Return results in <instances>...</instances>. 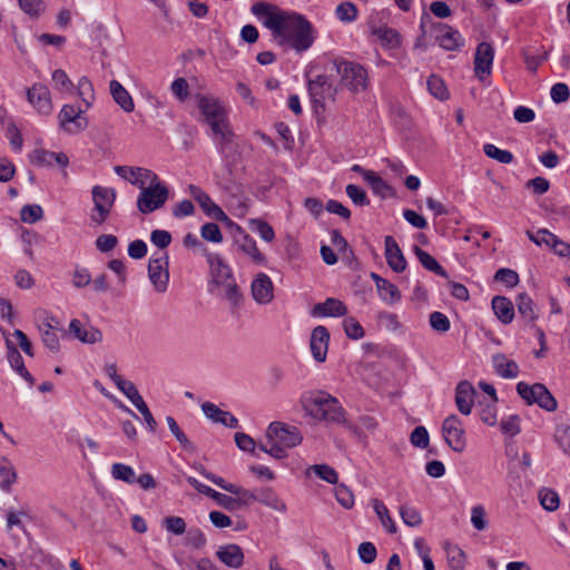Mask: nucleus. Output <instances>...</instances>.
<instances>
[{"label":"nucleus","instance_id":"nucleus-41","mask_svg":"<svg viewBox=\"0 0 570 570\" xmlns=\"http://www.w3.org/2000/svg\"><path fill=\"white\" fill-rule=\"evenodd\" d=\"M365 181L370 185L373 193L381 197H386L391 190L390 186L383 180V178L373 170L371 173H365Z\"/></svg>","mask_w":570,"mask_h":570},{"label":"nucleus","instance_id":"nucleus-39","mask_svg":"<svg viewBox=\"0 0 570 570\" xmlns=\"http://www.w3.org/2000/svg\"><path fill=\"white\" fill-rule=\"evenodd\" d=\"M189 193L205 212V214L212 216L214 213V203L209 195L206 194L200 187L195 185H189Z\"/></svg>","mask_w":570,"mask_h":570},{"label":"nucleus","instance_id":"nucleus-8","mask_svg":"<svg viewBox=\"0 0 570 570\" xmlns=\"http://www.w3.org/2000/svg\"><path fill=\"white\" fill-rule=\"evenodd\" d=\"M517 392L529 405L538 404L541 409L548 412L557 410V400L544 384L535 383L533 385H529L524 382H519L517 384Z\"/></svg>","mask_w":570,"mask_h":570},{"label":"nucleus","instance_id":"nucleus-51","mask_svg":"<svg viewBox=\"0 0 570 570\" xmlns=\"http://www.w3.org/2000/svg\"><path fill=\"white\" fill-rule=\"evenodd\" d=\"M43 216V210L40 205H24L20 210V218L23 223L35 224Z\"/></svg>","mask_w":570,"mask_h":570},{"label":"nucleus","instance_id":"nucleus-43","mask_svg":"<svg viewBox=\"0 0 570 570\" xmlns=\"http://www.w3.org/2000/svg\"><path fill=\"white\" fill-rule=\"evenodd\" d=\"M216 222H219L223 224V227L235 238L237 242H239L238 236L243 235L244 230L235 224L225 213L224 210L216 205Z\"/></svg>","mask_w":570,"mask_h":570},{"label":"nucleus","instance_id":"nucleus-13","mask_svg":"<svg viewBox=\"0 0 570 570\" xmlns=\"http://www.w3.org/2000/svg\"><path fill=\"white\" fill-rule=\"evenodd\" d=\"M308 92L315 110L324 109L327 99H334L336 89L325 75H318L315 79L308 80Z\"/></svg>","mask_w":570,"mask_h":570},{"label":"nucleus","instance_id":"nucleus-21","mask_svg":"<svg viewBox=\"0 0 570 570\" xmlns=\"http://www.w3.org/2000/svg\"><path fill=\"white\" fill-rule=\"evenodd\" d=\"M30 161L40 167L52 166L53 161L62 168L69 165V158L65 153H53L47 149H36L30 156Z\"/></svg>","mask_w":570,"mask_h":570},{"label":"nucleus","instance_id":"nucleus-64","mask_svg":"<svg viewBox=\"0 0 570 570\" xmlns=\"http://www.w3.org/2000/svg\"><path fill=\"white\" fill-rule=\"evenodd\" d=\"M171 234L164 229H155L150 234V242L159 249L167 248L171 243Z\"/></svg>","mask_w":570,"mask_h":570},{"label":"nucleus","instance_id":"nucleus-10","mask_svg":"<svg viewBox=\"0 0 570 570\" xmlns=\"http://www.w3.org/2000/svg\"><path fill=\"white\" fill-rule=\"evenodd\" d=\"M87 111L86 107L63 105L58 114L59 127L69 135H77L87 129L89 121L82 115Z\"/></svg>","mask_w":570,"mask_h":570},{"label":"nucleus","instance_id":"nucleus-42","mask_svg":"<svg viewBox=\"0 0 570 570\" xmlns=\"http://www.w3.org/2000/svg\"><path fill=\"white\" fill-rule=\"evenodd\" d=\"M111 475L114 479L124 481L128 484H134L136 482L134 469L124 463H114L111 465Z\"/></svg>","mask_w":570,"mask_h":570},{"label":"nucleus","instance_id":"nucleus-46","mask_svg":"<svg viewBox=\"0 0 570 570\" xmlns=\"http://www.w3.org/2000/svg\"><path fill=\"white\" fill-rule=\"evenodd\" d=\"M53 87L60 92H72L75 86L68 75L62 69H56L51 76Z\"/></svg>","mask_w":570,"mask_h":570},{"label":"nucleus","instance_id":"nucleus-20","mask_svg":"<svg viewBox=\"0 0 570 570\" xmlns=\"http://www.w3.org/2000/svg\"><path fill=\"white\" fill-rule=\"evenodd\" d=\"M7 358L13 371H16L30 386L35 384V377L27 370L23 358L17 346L10 338H6Z\"/></svg>","mask_w":570,"mask_h":570},{"label":"nucleus","instance_id":"nucleus-48","mask_svg":"<svg viewBox=\"0 0 570 570\" xmlns=\"http://www.w3.org/2000/svg\"><path fill=\"white\" fill-rule=\"evenodd\" d=\"M448 564L451 570H463L465 554L456 546L446 548Z\"/></svg>","mask_w":570,"mask_h":570},{"label":"nucleus","instance_id":"nucleus-32","mask_svg":"<svg viewBox=\"0 0 570 570\" xmlns=\"http://www.w3.org/2000/svg\"><path fill=\"white\" fill-rule=\"evenodd\" d=\"M17 471L13 464L6 456L0 458V489L10 492L12 484L17 481Z\"/></svg>","mask_w":570,"mask_h":570},{"label":"nucleus","instance_id":"nucleus-28","mask_svg":"<svg viewBox=\"0 0 570 570\" xmlns=\"http://www.w3.org/2000/svg\"><path fill=\"white\" fill-rule=\"evenodd\" d=\"M194 100L198 110V119L214 132V100L200 92L194 95Z\"/></svg>","mask_w":570,"mask_h":570},{"label":"nucleus","instance_id":"nucleus-58","mask_svg":"<svg viewBox=\"0 0 570 570\" xmlns=\"http://www.w3.org/2000/svg\"><path fill=\"white\" fill-rule=\"evenodd\" d=\"M554 438L563 452L570 455V426L567 424L558 425L556 429Z\"/></svg>","mask_w":570,"mask_h":570},{"label":"nucleus","instance_id":"nucleus-56","mask_svg":"<svg viewBox=\"0 0 570 570\" xmlns=\"http://www.w3.org/2000/svg\"><path fill=\"white\" fill-rule=\"evenodd\" d=\"M343 327L346 336L352 340H360L364 337V330L354 317H346L343 322Z\"/></svg>","mask_w":570,"mask_h":570},{"label":"nucleus","instance_id":"nucleus-63","mask_svg":"<svg viewBox=\"0 0 570 570\" xmlns=\"http://www.w3.org/2000/svg\"><path fill=\"white\" fill-rule=\"evenodd\" d=\"M335 497L337 502L345 509H350L354 504V495L352 491L344 484H338L335 488Z\"/></svg>","mask_w":570,"mask_h":570},{"label":"nucleus","instance_id":"nucleus-24","mask_svg":"<svg viewBox=\"0 0 570 570\" xmlns=\"http://www.w3.org/2000/svg\"><path fill=\"white\" fill-rule=\"evenodd\" d=\"M216 557L222 563L234 569L240 568L244 563V552L235 543L220 546L216 551Z\"/></svg>","mask_w":570,"mask_h":570},{"label":"nucleus","instance_id":"nucleus-16","mask_svg":"<svg viewBox=\"0 0 570 570\" xmlns=\"http://www.w3.org/2000/svg\"><path fill=\"white\" fill-rule=\"evenodd\" d=\"M494 59V48L489 42H480L474 53V72L475 76L483 80L489 77L492 71V63Z\"/></svg>","mask_w":570,"mask_h":570},{"label":"nucleus","instance_id":"nucleus-7","mask_svg":"<svg viewBox=\"0 0 570 570\" xmlns=\"http://www.w3.org/2000/svg\"><path fill=\"white\" fill-rule=\"evenodd\" d=\"M168 188L159 178L144 187L137 198V208L141 214H150L161 208L168 199Z\"/></svg>","mask_w":570,"mask_h":570},{"label":"nucleus","instance_id":"nucleus-57","mask_svg":"<svg viewBox=\"0 0 570 570\" xmlns=\"http://www.w3.org/2000/svg\"><path fill=\"white\" fill-rule=\"evenodd\" d=\"M346 194L356 206L370 205L366 193L357 185L350 184L346 186Z\"/></svg>","mask_w":570,"mask_h":570},{"label":"nucleus","instance_id":"nucleus-6","mask_svg":"<svg viewBox=\"0 0 570 570\" xmlns=\"http://www.w3.org/2000/svg\"><path fill=\"white\" fill-rule=\"evenodd\" d=\"M336 73L341 77V82L351 91L358 92L367 87V71L357 62L336 59L333 61Z\"/></svg>","mask_w":570,"mask_h":570},{"label":"nucleus","instance_id":"nucleus-62","mask_svg":"<svg viewBox=\"0 0 570 570\" xmlns=\"http://www.w3.org/2000/svg\"><path fill=\"white\" fill-rule=\"evenodd\" d=\"M471 523L474 527V529L479 531H482L487 528V513L482 505H474L471 509Z\"/></svg>","mask_w":570,"mask_h":570},{"label":"nucleus","instance_id":"nucleus-5","mask_svg":"<svg viewBox=\"0 0 570 570\" xmlns=\"http://www.w3.org/2000/svg\"><path fill=\"white\" fill-rule=\"evenodd\" d=\"M420 28L424 33L430 28L435 33L436 42L445 50H459L464 46V38L456 29L442 22H434L428 13L422 14Z\"/></svg>","mask_w":570,"mask_h":570},{"label":"nucleus","instance_id":"nucleus-40","mask_svg":"<svg viewBox=\"0 0 570 570\" xmlns=\"http://www.w3.org/2000/svg\"><path fill=\"white\" fill-rule=\"evenodd\" d=\"M377 292L380 297L389 304H394L401 298V293L397 287L387 279L381 281Z\"/></svg>","mask_w":570,"mask_h":570},{"label":"nucleus","instance_id":"nucleus-4","mask_svg":"<svg viewBox=\"0 0 570 570\" xmlns=\"http://www.w3.org/2000/svg\"><path fill=\"white\" fill-rule=\"evenodd\" d=\"M216 288L218 295L229 304L232 313H236L244 302V295L233 275L232 268L217 256Z\"/></svg>","mask_w":570,"mask_h":570},{"label":"nucleus","instance_id":"nucleus-54","mask_svg":"<svg viewBox=\"0 0 570 570\" xmlns=\"http://www.w3.org/2000/svg\"><path fill=\"white\" fill-rule=\"evenodd\" d=\"M336 16L341 21L353 22L357 18L356 6L352 2H342L336 8Z\"/></svg>","mask_w":570,"mask_h":570},{"label":"nucleus","instance_id":"nucleus-1","mask_svg":"<svg viewBox=\"0 0 570 570\" xmlns=\"http://www.w3.org/2000/svg\"><path fill=\"white\" fill-rule=\"evenodd\" d=\"M276 43L281 47H289L296 52L309 49L315 41L313 24L295 11H278L263 21Z\"/></svg>","mask_w":570,"mask_h":570},{"label":"nucleus","instance_id":"nucleus-53","mask_svg":"<svg viewBox=\"0 0 570 570\" xmlns=\"http://www.w3.org/2000/svg\"><path fill=\"white\" fill-rule=\"evenodd\" d=\"M400 515L409 527H419L422 523V517L415 508L402 505L400 508Z\"/></svg>","mask_w":570,"mask_h":570},{"label":"nucleus","instance_id":"nucleus-25","mask_svg":"<svg viewBox=\"0 0 570 570\" xmlns=\"http://www.w3.org/2000/svg\"><path fill=\"white\" fill-rule=\"evenodd\" d=\"M69 332L80 342L95 344L101 342L102 333L95 326L83 327L79 320L73 318L69 324Z\"/></svg>","mask_w":570,"mask_h":570},{"label":"nucleus","instance_id":"nucleus-60","mask_svg":"<svg viewBox=\"0 0 570 570\" xmlns=\"http://www.w3.org/2000/svg\"><path fill=\"white\" fill-rule=\"evenodd\" d=\"M39 330L41 332V340L45 346L52 353H58L60 350V343L57 331L43 330V327H39Z\"/></svg>","mask_w":570,"mask_h":570},{"label":"nucleus","instance_id":"nucleus-18","mask_svg":"<svg viewBox=\"0 0 570 570\" xmlns=\"http://www.w3.org/2000/svg\"><path fill=\"white\" fill-rule=\"evenodd\" d=\"M253 299L261 305L269 304L274 298V285L268 275L259 273L250 285Z\"/></svg>","mask_w":570,"mask_h":570},{"label":"nucleus","instance_id":"nucleus-35","mask_svg":"<svg viewBox=\"0 0 570 570\" xmlns=\"http://www.w3.org/2000/svg\"><path fill=\"white\" fill-rule=\"evenodd\" d=\"M242 240L240 249L246 253L256 264L265 263V256L257 248L256 242L245 232L238 236Z\"/></svg>","mask_w":570,"mask_h":570},{"label":"nucleus","instance_id":"nucleus-31","mask_svg":"<svg viewBox=\"0 0 570 570\" xmlns=\"http://www.w3.org/2000/svg\"><path fill=\"white\" fill-rule=\"evenodd\" d=\"M257 502L276 510L278 512H286V503L278 497L272 488H262L257 490Z\"/></svg>","mask_w":570,"mask_h":570},{"label":"nucleus","instance_id":"nucleus-34","mask_svg":"<svg viewBox=\"0 0 570 570\" xmlns=\"http://www.w3.org/2000/svg\"><path fill=\"white\" fill-rule=\"evenodd\" d=\"M517 307L518 312L524 320L529 322H533L537 320V314L534 313V303L532 298L527 293H520L517 298Z\"/></svg>","mask_w":570,"mask_h":570},{"label":"nucleus","instance_id":"nucleus-30","mask_svg":"<svg viewBox=\"0 0 570 570\" xmlns=\"http://www.w3.org/2000/svg\"><path fill=\"white\" fill-rule=\"evenodd\" d=\"M491 304L495 316L501 323L510 324L513 321L514 307L508 297L494 296Z\"/></svg>","mask_w":570,"mask_h":570},{"label":"nucleus","instance_id":"nucleus-26","mask_svg":"<svg viewBox=\"0 0 570 570\" xmlns=\"http://www.w3.org/2000/svg\"><path fill=\"white\" fill-rule=\"evenodd\" d=\"M347 314V307L340 299L328 297L323 303L316 304L312 309L313 316L341 317Z\"/></svg>","mask_w":570,"mask_h":570},{"label":"nucleus","instance_id":"nucleus-15","mask_svg":"<svg viewBox=\"0 0 570 570\" xmlns=\"http://www.w3.org/2000/svg\"><path fill=\"white\" fill-rule=\"evenodd\" d=\"M115 173L140 189L157 180L158 176L150 169L144 167L116 166Z\"/></svg>","mask_w":570,"mask_h":570},{"label":"nucleus","instance_id":"nucleus-22","mask_svg":"<svg viewBox=\"0 0 570 570\" xmlns=\"http://www.w3.org/2000/svg\"><path fill=\"white\" fill-rule=\"evenodd\" d=\"M475 389L468 381H461L455 387V405L463 415L471 414Z\"/></svg>","mask_w":570,"mask_h":570},{"label":"nucleus","instance_id":"nucleus-27","mask_svg":"<svg viewBox=\"0 0 570 570\" xmlns=\"http://www.w3.org/2000/svg\"><path fill=\"white\" fill-rule=\"evenodd\" d=\"M492 365L495 373L503 379H515L520 373L518 363L509 360L503 353L492 356Z\"/></svg>","mask_w":570,"mask_h":570},{"label":"nucleus","instance_id":"nucleus-61","mask_svg":"<svg viewBox=\"0 0 570 570\" xmlns=\"http://www.w3.org/2000/svg\"><path fill=\"white\" fill-rule=\"evenodd\" d=\"M411 443L419 449H426L429 446V433L428 430L420 425L416 426L410 436Z\"/></svg>","mask_w":570,"mask_h":570},{"label":"nucleus","instance_id":"nucleus-23","mask_svg":"<svg viewBox=\"0 0 570 570\" xmlns=\"http://www.w3.org/2000/svg\"><path fill=\"white\" fill-rule=\"evenodd\" d=\"M384 245L387 265L396 273L404 272L406 268V259L393 236H386Z\"/></svg>","mask_w":570,"mask_h":570},{"label":"nucleus","instance_id":"nucleus-50","mask_svg":"<svg viewBox=\"0 0 570 570\" xmlns=\"http://www.w3.org/2000/svg\"><path fill=\"white\" fill-rule=\"evenodd\" d=\"M539 499L542 508L551 512L557 510L560 503L558 493L550 489H542L539 492Z\"/></svg>","mask_w":570,"mask_h":570},{"label":"nucleus","instance_id":"nucleus-44","mask_svg":"<svg viewBox=\"0 0 570 570\" xmlns=\"http://www.w3.org/2000/svg\"><path fill=\"white\" fill-rule=\"evenodd\" d=\"M484 154L501 164H511L513 161V154L509 150L500 149L493 144H485L483 146Z\"/></svg>","mask_w":570,"mask_h":570},{"label":"nucleus","instance_id":"nucleus-2","mask_svg":"<svg viewBox=\"0 0 570 570\" xmlns=\"http://www.w3.org/2000/svg\"><path fill=\"white\" fill-rule=\"evenodd\" d=\"M304 409L313 419L327 424L345 423V410L331 394L318 391L304 402Z\"/></svg>","mask_w":570,"mask_h":570},{"label":"nucleus","instance_id":"nucleus-36","mask_svg":"<svg viewBox=\"0 0 570 570\" xmlns=\"http://www.w3.org/2000/svg\"><path fill=\"white\" fill-rule=\"evenodd\" d=\"M373 35L387 48H396L400 45V35L395 29L380 27L373 30Z\"/></svg>","mask_w":570,"mask_h":570},{"label":"nucleus","instance_id":"nucleus-11","mask_svg":"<svg viewBox=\"0 0 570 570\" xmlns=\"http://www.w3.org/2000/svg\"><path fill=\"white\" fill-rule=\"evenodd\" d=\"M265 439L291 449L301 444L303 436L296 426L283 422H272L266 429Z\"/></svg>","mask_w":570,"mask_h":570},{"label":"nucleus","instance_id":"nucleus-47","mask_svg":"<svg viewBox=\"0 0 570 570\" xmlns=\"http://www.w3.org/2000/svg\"><path fill=\"white\" fill-rule=\"evenodd\" d=\"M308 471H313L316 476L331 483L336 484L338 480L337 472L327 464H314L308 468Z\"/></svg>","mask_w":570,"mask_h":570},{"label":"nucleus","instance_id":"nucleus-52","mask_svg":"<svg viewBox=\"0 0 570 570\" xmlns=\"http://www.w3.org/2000/svg\"><path fill=\"white\" fill-rule=\"evenodd\" d=\"M118 390L126 395V397L134 404H138V402L142 401V396L139 394L136 385L127 380H122L117 382Z\"/></svg>","mask_w":570,"mask_h":570},{"label":"nucleus","instance_id":"nucleus-55","mask_svg":"<svg viewBox=\"0 0 570 570\" xmlns=\"http://www.w3.org/2000/svg\"><path fill=\"white\" fill-rule=\"evenodd\" d=\"M429 322L431 327L439 333L448 332L451 326L449 317L441 312H432Z\"/></svg>","mask_w":570,"mask_h":570},{"label":"nucleus","instance_id":"nucleus-49","mask_svg":"<svg viewBox=\"0 0 570 570\" xmlns=\"http://www.w3.org/2000/svg\"><path fill=\"white\" fill-rule=\"evenodd\" d=\"M21 10L30 18H38L46 9L42 0H18Z\"/></svg>","mask_w":570,"mask_h":570},{"label":"nucleus","instance_id":"nucleus-37","mask_svg":"<svg viewBox=\"0 0 570 570\" xmlns=\"http://www.w3.org/2000/svg\"><path fill=\"white\" fill-rule=\"evenodd\" d=\"M77 94L81 99L82 104L85 105L86 109L92 106V102L95 100V90L91 81L86 76H82L78 80Z\"/></svg>","mask_w":570,"mask_h":570},{"label":"nucleus","instance_id":"nucleus-29","mask_svg":"<svg viewBox=\"0 0 570 570\" xmlns=\"http://www.w3.org/2000/svg\"><path fill=\"white\" fill-rule=\"evenodd\" d=\"M109 90L115 102L125 111L131 112L135 108L132 97L128 90L117 80H111Z\"/></svg>","mask_w":570,"mask_h":570},{"label":"nucleus","instance_id":"nucleus-38","mask_svg":"<svg viewBox=\"0 0 570 570\" xmlns=\"http://www.w3.org/2000/svg\"><path fill=\"white\" fill-rule=\"evenodd\" d=\"M373 509L379 519L381 520L382 525L387 530V532L392 534L395 533L397 529L393 519L390 515L386 505L381 500L374 499Z\"/></svg>","mask_w":570,"mask_h":570},{"label":"nucleus","instance_id":"nucleus-45","mask_svg":"<svg viewBox=\"0 0 570 570\" xmlns=\"http://www.w3.org/2000/svg\"><path fill=\"white\" fill-rule=\"evenodd\" d=\"M428 89L432 96L440 100L449 98V91L444 81L436 75H431L428 79Z\"/></svg>","mask_w":570,"mask_h":570},{"label":"nucleus","instance_id":"nucleus-33","mask_svg":"<svg viewBox=\"0 0 570 570\" xmlns=\"http://www.w3.org/2000/svg\"><path fill=\"white\" fill-rule=\"evenodd\" d=\"M413 252L415 256L417 257L419 262L422 264V266L428 269L429 272H432L441 277L448 278L449 274L439 264V262L432 257L428 252L423 250L419 246L414 245Z\"/></svg>","mask_w":570,"mask_h":570},{"label":"nucleus","instance_id":"nucleus-17","mask_svg":"<svg viewBox=\"0 0 570 570\" xmlns=\"http://www.w3.org/2000/svg\"><path fill=\"white\" fill-rule=\"evenodd\" d=\"M28 101L41 115L48 116L52 112L51 94L47 86L35 83L27 90Z\"/></svg>","mask_w":570,"mask_h":570},{"label":"nucleus","instance_id":"nucleus-19","mask_svg":"<svg viewBox=\"0 0 570 570\" xmlns=\"http://www.w3.org/2000/svg\"><path fill=\"white\" fill-rule=\"evenodd\" d=\"M330 342V332L323 326L318 325L314 327L311 334L309 348L314 360L318 363H323L326 360L327 350Z\"/></svg>","mask_w":570,"mask_h":570},{"label":"nucleus","instance_id":"nucleus-9","mask_svg":"<svg viewBox=\"0 0 570 570\" xmlns=\"http://www.w3.org/2000/svg\"><path fill=\"white\" fill-rule=\"evenodd\" d=\"M91 195L95 206L90 219L96 225H101L109 217L116 200V190L114 188L96 185L91 189Z\"/></svg>","mask_w":570,"mask_h":570},{"label":"nucleus","instance_id":"nucleus-12","mask_svg":"<svg viewBox=\"0 0 570 570\" xmlns=\"http://www.w3.org/2000/svg\"><path fill=\"white\" fill-rule=\"evenodd\" d=\"M442 433L445 443L458 453L464 451L466 446L465 431L459 416L452 414L442 423Z\"/></svg>","mask_w":570,"mask_h":570},{"label":"nucleus","instance_id":"nucleus-3","mask_svg":"<svg viewBox=\"0 0 570 570\" xmlns=\"http://www.w3.org/2000/svg\"><path fill=\"white\" fill-rule=\"evenodd\" d=\"M219 136L220 153L228 167L236 165L240 159L239 138L234 134L227 111L216 100V137Z\"/></svg>","mask_w":570,"mask_h":570},{"label":"nucleus","instance_id":"nucleus-59","mask_svg":"<svg viewBox=\"0 0 570 570\" xmlns=\"http://www.w3.org/2000/svg\"><path fill=\"white\" fill-rule=\"evenodd\" d=\"M494 279L505 284L508 287H514L519 283V275L510 268H500L494 274Z\"/></svg>","mask_w":570,"mask_h":570},{"label":"nucleus","instance_id":"nucleus-14","mask_svg":"<svg viewBox=\"0 0 570 570\" xmlns=\"http://www.w3.org/2000/svg\"><path fill=\"white\" fill-rule=\"evenodd\" d=\"M148 276L155 288L159 293L167 289L169 273H168V255L166 253L154 256L149 259Z\"/></svg>","mask_w":570,"mask_h":570}]
</instances>
